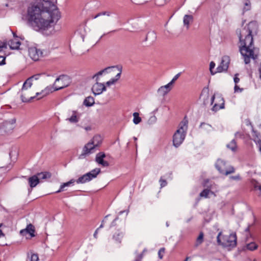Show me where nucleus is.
<instances>
[{
	"label": "nucleus",
	"mask_w": 261,
	"mask_h": 261,
	"mask_svg": "<svg viewBox=\"0 0 261 261\" xmlns=\"http://www.w3.org/2000/svg\"><path fill=\"white\" fill-rule=\"evenodd\" d=\"M55 3L57 0H36L28 8V23L37 31L55 24L61 17Z\"/></svg>",
	"instance_id": "obj_1"
},
{
	"label": "nucleus",
	"mask_w": 261,
	"mask_h": 261,
	"mask_svg": "<svg viewBox=\"0 0 261 261\" xmlns=\"http://www.w3.org/2000/svg\"><path fill=\"white\" fill-rule=\"evenodd\" d=\"M257 31L258 25L255 21H251L242 29L236 31L239 38V51L246 64L250 63V59L257 58L254 53L253 36V34H257Z\"/></svg>",
	"instance_id": "obj_2"
},
{
	"label": "nucleus",
	"mask_w": 261,
	"mask_h": 261,
	"mask_svg": "<svg viewBox=\"0 0 261 261\" xmlns=\"http://www.w3.org/2000/svg\"><path fill=\"white\" fill-rule=\"evenodd\" d=\"M188 123V120L185 116L179 124V129L176 131L173 136V144L176 148L180 145L185 138Z\"/></svg>",
	"instance_id": "obj_3"
},
{
	"label": "nucleus",
	"mask_w": 261,
	"mask_h": 261,
	"mask_svg": "<svg viewBox=\"0 0 261 261\" xmlns=\"http://www.w3.org/2000/svg\"><path fill=\"white\" fill-rule=\"evenodd\" d=\"M102 142L100 135H95L90 142L87 143L83 148V152L79 155L80 159H84L87 155L92 153L95 147L99 146Z\"/></svg>",
	"instance_id": "obj_4"
},
{
	"label": "nucleus",
	"mask_w": 261,
	"mask_h": 261,
	"mask_svg": "<svg viewBox=\"0 0 261 261\" xmlns=\"http://www.w3.org/2000/svg\"><path fill=\"white\" fill-rule=\"evenodd\" d=\"M222 232H219L217 237V242L218 245H222L224 247L234 248L237 246V236L236 233H231L229 236H223L221 241L220 237L222 236Z\"/></svg>",
	"instance_id": "obj_5"
},
{
	"label": "nucleus",
	"mask_w": 261,
	"mask_h": 261,
	"mask_svg": "<svg viewBox=\"0 0 261 261\" xmlns=\"http://www.w3.org/2000/svg\"><path fill=\"white\" fill-rule=\"evenodd\" d=\"M71 83V78L65 74L60 75L57 77L53 85V91H57L66 88Z\"/></svg>",
	"instance_id": "obj_6"
},
{
	"label": "nucleus",
	"mask_w": 261,
	"mask_h": 261,
	"mask_svg": "<svg viewBox=\"0 0 261 261\" xmlns=\"http://www.w3.org/2000/svg\"><path fill=\"white\" fill-rule=\"evenodd\" d=\"M215 167L221 174L225 175L233 173L235 171V169L233 167L231 166H227L226 162L221 159H218L217 160L215 164Z\"/></svg>",
	"instance_id": "obj_7"
},
{
	"label": "nucleus",
	"mask_w": 261,
	"mask_h": 261,
	"mask_svg": "<svg viewBox=\"0 0 261 261\" xmlns=\"http://www.w3.org/2000/svg\"><path fill=\"white\" fill-rule=\"evenodd\" d=\"M16 119L15 117L10 120H6L0 124L1 133H10L15 128Z\"/></svg>",
	"instance_id": "obj_8"
},
{
	"label": "nucleus",
	"mask_w": 261,
	"mask_h": 261,
	"mask_svg": "<svg viewBox=\"0 0 261 261\" xmlns=\"http://www.w3.org/2000/svg\"><path fill=\"white\" fill-rule=\"evenodd\" d=\"M229 62L230 59L228 56H223L222 58L220 65L217 68V72H221L223 71H226L228 68Z\"/></svg>",
	"instance_id": "obj_9"
},
{
	"label": "nucleus",
	"mask_w": 261,
	"mask_h": 261,
	"mask_svg": "<svg viewBox=\"0 0 261 261\" xmlns=\"http://www.w3.org/2000/svg\"><path fill=\"white\" fill-rule=\"evenodd\" d=\"M29 55L33 60L37 61L42 56V52L35 47H32L29 48Z\"/></svg>",
	"instance_id": "obj_10"
},
{
	"label": "nucleus",
	"mask_w": 261,
	"mask_h": 261,
	"mask_svg": "<svg viewBox=\"0 0 261 261\" xmlns=\"http://www.w3.org/2000/svg\"><path fill=\"white\" fill-rule=\"evenodd\" d=\"M106 157V154L103 152L98 153L95 158V161L99 165H100L103 167H109L110 164L107 161L104 160V158Z\"/></svg>",
	"instance_id": "obj_11"
},
{
	"label": "nucleus",
	"mask_w": 261,
	"mask_h": 261,
	"mask_svg": "<svg viewBox=\"0 0 261 261\" xmlns=\"http://www.w3.org/2000/svg\"><path fill=\"white\" fill-rule=\"evenodd\" d=\"M106 90L105 85L103 84L98 83V81H96V83L93 85L92 88V91L95 95L100 94Z\"/></svg>",
	"instance_id": "obj_12"
},
{
	"label": "nucleus",
	"mask_w": 261,
	"mask_h": 261,
	"mask_svg": "<svg viewBox=\"0 0 261 261\" xmlns=\"http://www.w3.org/2000/svg\"><path fill=\"white\" fill-rule=\"evenodd\" d=\"M95 175H94L91 173V172H88L82 176L80 177L77 180L76 182L77 184H84L86 182L90 181L92 179L96 178Z\"/></svg>",
	"instance_id": "obj_13"
},
{
	"label": "nucleus",
	"mask_w": 261,
	"mask_h": 261,
	"mask_svg": "<svg viewBox=\"0 0 261 261\" xmlns=\"http://www.w3.org/2000/svg\"><path fill=\"white\" fill-rule=\"evenodd\" d=\"M34 232V226L32 224H30L27 226V228L25 229H22L20 231V233L22 236H24L26 235L27 233H29L31 237H33L35 236Z\"/></svg>",
	"instance_id": "obj_14"
},
{
	"label": "nucleus",
	"mask_w": 261,
	"mask_h": 261,
	"mask_svg": "<svg viewBox=\"0 0 261 261\" xmlns=\"http://www.w3.org/2000/svg\"><path fill=\"white\" fill-rule=\"evenodd\" d=\"M21 44L19 37H15L8 42V45L11 49H18Z\"/></svg>",
	"instance_id": "obj_15"
},
{
	"label": "nucleus",
	"mask_w": 261,
	"mask_h": 261,
	"mask_svg": "<svg viewBox=\"0 0 261 261\" xmlns=\"http://www.w3.org/2000/svg\"><path fill=\"white\" fill-rule=\"evenodd\" d=\"M172 89V87H170L168 84L161 86L160 87L157 92L160 96H164L166 95Z\"/></svg>",
	"instance_id": "obj_16"
},
{
	"label": "nucleus",
	"mask_w": 261,
	"mask_h": 261,
	"mask_svg": "<svg viewBox=\"0 0 261 261\" xmlns=\"http://www.w3.org/2000/svg\"><path fill=\"white\" fill-rule=\"evenodd\" d=\"M116 68L118 69V70L119 71V72L117 74V75L115 76V77L114 79H112L109 81H108L106 83V85L108 86H110V85L114 84L115 83H116L120 77L121 74L122 72V67H119L118 66H116Z\"/></svg>",
	"instance_id": "obj_17"
},
{
	"label": "nucleus",
	"mask_w": 261,
	"mask_h": 261,
	"mask_svg": "<svg viewBox=\"0 0 261 261\" xmlns=\"http://www.w3.org/2000/svg\"><path fill=\"white\" fill-rule=\"evenodd\" d=\"M28 181L30 186L31 188H34L36 187L37 185V184L39 182L38 176L36 175H34L29 177L28 179Z\"/></svg>",
	"instance_id": "obj_18"
},
{
	"label": "nucleus",
	"mask_w": 261,
	"mask_h": 261,
	"mask_svg": "<svg viewBox=\"0 0 261 261\" xmlns=\"http://www.w3.org/2000/svg\"><path fill=\"white\" fill-rule=\"evenodd\" d=\"M115 68H116V66H111V67H107V68H105L104 69L101 70L99 71V72H98L97 73H96V74H95L92 77H93V79H94V77H96V81H98V76L102 75L103 73H106V72L108 73L110 71V70H112L113 69H114Z\"/></svg>",
	"instance_id": "obj_19"
},
{
	"label": "nucleus",
	"mask_w": 261,
	"mask_h": 261,
	"mask_svg": "<svg viewBox=\"0 0 261 261\" xmlns=\"http://www.w3.org/2000/svg\"><path fill=\"white\" fill-rule=\"evenodd\" d=\"M95 103L94 99L92 96L86 97L83 102V104L86 107H91Z\"/></svg>",
	"instance_id": "obj_20"
},
{
	"label": "nucleus",
	"mask_w": 261,
	"mask_h": 261,
	"mask_svg": "<svg viewBox=\"0 0 261 261\" xmlns=\"http://www.w3.org/2000/svg\"><path fill=\"white\" fill-rule=\"evenodd\" d=\"M226 147L233 152L237 151L238 147L235 139H233L229 143L227 144Z\"/></svg>",
	"instance_id": "obj_21"
},
{
	"label": "nucleus",
	"mask_w": 261,
	"mask_h": 261,
	"mask_svg": "<svg viewBox=\"0 0 261 261\" xmlns=\"http://www.w3.org/2000/svg\"><path fill=\"white\" fill-rule=\"evenodd\" d=\"M156 38V34L154 31L149 32L146 35L145 41L149 40L151 42H154Z\"/></svg>",
	"instance_id": "obj_22"
},
{
	"label": "nucleus",
	"mask_w": 261,
	"mask_h": 261,
	"mask_svg": "<svg viewBox=\"0 0 261 261\" xmlns=\"http://www.w3.org/2000/svg\"><path fill=\"white\" fill-rule=\"evenodd\" d=\"M36 175L38 176L39 180L49 178L51 176V174L47 172L38 173Z\"/></svg>",
	"instance_id": "obj_23"
},
{
	"label": "nucleus",
	"mask_w": 261,
	"mask_h": 261,
	"mask_svg": "<svg viewBox=\"0 0 261 261\" xmlns=\"http://www.w3.org/2000/svg\"><path fill=\"white\" fill-rule=\"evenodd\" d=\"M74 182H75V180L74 179H72L70 181H68L67 182L63 183L60 186V189L58 191H56V193H60V192L64 191V188L65 187L69 186L71 184L74 183Z\"/></svg>",
	"instance_id": "obj_24"
},
{
	"label": "nucleus",
	"mask_w": 261,
	"mask_h": 261,
	"mask_svg": "<svg viewBox=\"0 0 261 261\" xmlns=\"http://www.w3.org/2000/svg\"><path fill=\"white\" fill-rule=\"evenodd\" d=\"M32 80L30 77L27 80L23 83L21 91H27L28 88L31 87L32 85Z\"/></svg>",
	"instance_id": "obj_25"
},
{
	"label": "nucleus",
	"mask_w": 261,
	"mask_h": 261,
	"mask_svg": "<svg viewBox=\"0 0 261 261\" xmlns=\"http://www.w3.org/2000/svg\"><path fill=\"white\" fill-rule=\"evenodd\" d=\"M22 92H23V93H22L21 95V99L22 101L23 102H28L30 101V100L34 99L35 97V96H31L30 97V98L29 99L28 97H27V96H28V95L27 93V91H22Z\"/></svg>",
	"instance_id": "obj_26"
},
{
	"label": "nucleus",
	"mask_w": 261,
	"mask_h": 261,
	"mask_svg": "<svg viewBox=\"0 0 261 261\" xmlns=\"http://www.w3.org/2000/svg\"><path fill=\"white\" fill-rule=\"evenodd\" d=\"M204 234L203 232H200L199 236L196 239V241L195 244V247H197L201 245L203 242Z\"/></svg>",
	"instance_id": "obj_27"
},
{
	"label": "nucleus",
	"mask_w": 261,
	"mask_h": 261,
	"mask_svg": "<svg viewBox=\"0 0 261 261\" xmlns=\"http://www.w3.org/2000/svg\"><path fill=\"white\" fill-rule=\"evenodd\" d=\"M193 17L191 15H185L184 17V23L185 25L187 26V28H189V25L190 21L193 20Z\"/></svg>",
	"instance_id": "obj_28"
},
{
	"label": "nucleus",
	"mask_w": 261,
	"mask_h": 261,
	"mask_svg": "<svg viewBox=\"0 0 261 261\" xmlns=\"http://www.w3.org/2000/svg\"><path fill=\"white\" fill-rule=\"evenodd\" d=\"M247 249L250 251H253L258 248V245L254 242H251L246 245Z\"/></svg>",
	"instance_id": "obj_29"
},
{
	"label": "nucleus",
	"mask_w": 261,
	"mask_h": 261,
	"mask_svg": "<svg viewBox=\"0 0 261 261\" xmlns=\"http://www.w3.org/2000/svg\"><path fill=\"white\" fill-rule=\"evenodd\" d=\"M133 122L135 124H138L141 121V118L139 117V114L138 113L135 112L133 114Z\"/></svg>",
	"instance_id": "obj_30"
},
{
	"label": "nucleus",
	"mask_w": 261,
	"mask_h": 261,
	"mask_svg": "<svg viewBox=\"0 0 261 261\" xmlns=\"http://www.w3.org/2000/svg\"><path fill=\"white\" fill-rule=\"evenodd\" d=\"M76 112L73 111V115L71 116V117L68 119V120L71 123H76L79 121V118L77 117L76 115H75Z\"/></svg>",
	"instance_id": "obj_31"
},
{
	"label": "nucleus",
	"mask_w": 261,
	"mask_h": 261,
	"mask_svg": "<svg viewBox=\"0 0 261 261\" xmlns=\"http://www.w3.org/2000/svg\"><path fill=\"white\" fill-rule=\"evenodd\" d=\"M123 234L122 232L116 233L113 236V238L119 243L121 242V240Z\"/></svg>",
	"instance_id": "obj_32"
},
{
	"label": "nucleus",
	"mask_w": 261,
	"mask_h": 261,
	"mask_svg": "<svg viewBox=\"0 0 261 261\" xmlns=\"http://www.w3.org/2000/svg\"><path fill=\"white\" fill-rule=\"evenodd\" d=\"M223 102L220 105H218L217 104H215L213 106L212 110L214 111H217V110L221 109H223L224 108V101L223 99H222Z\"/></svg>",
	"instance_id": "obj_33"
},
{
	"label": "nucleus",
	"mask_w": 261,
	"mask_h": 261,
	"mask_svg": "<svg viewBox=\"0 0 261 261\" xmlns=\"http://www.w3.org/2000/svg\"><path fill=\"white\" fill-rule=\"evenodd\" d=\"M210 190L204 189L200 193V196L207 198L210 193Z\"/></svg>",
	"instance_id": "obj_34"
},
{
	"label": "nucleus",
	"mask_w": 261,
	"mask_h": 261,
	"mask_svg": "<svg viewBox=\"0 0 261 261\" xmlns=\"http://www.w3.org/2000/svg\"><path fill=\"white\" fill-rule=\"evenodd\" d=\"M252 133H253V137L255 138V139H257L258 143H261V140L259 139V137L260 136L259 133H258L257 131L254 130V129H252Z\"/></svg>",
	"instance_id": "obj_35"
},
{
	"label": "nucleus",
	"mask_w": 261,
	"mask_h": 261,
	"mask_svg": "<svg viewBox=\"0 0 261 261\" xmlns=\"http://www.w3.org/2000/svg\"><path fill=\"white\" fill-rule=\"evenodd\" d=\"M111 13L110 11H104V12L98 13L95 16L93 17V18L95 19V18H96L97 17H98L99 16L105 15H106L107 16H110L111 15Z\"/></svg>",
	"instance_id": "obj_36"
},
{
	"label": "nucleus",
	"mask_w": 261,
	"mask_h": 261,
	"mask_svg": "<svg viewBox=\"0 0 261 261\" xmlns=\"http://www.w3.org/2000/svg\"><path fill=\"white\" fill-rule=\"evenodd\" d=\"M245 7L244 8V11H247L250 10V6H251V3L249 1V0H245V2L244 3Z\"/></svg>",
	"instance_id": "obj_37"
},
{
	"label": "nucleus",
	"mask_w": 261,
	"mask_h": 261,
	"mask_svg": "<svg viewBox=\"0 0 261 261\" xmlns=\"http://www.w3.org/2000/svg\"><path fill=\"white\" fill-rule=\"evenodd\" d=\"M89 172H91L92 174L95 175V176L97 177V176L101 172V170L100 168H96Z\"/></svg>",
	"instance_id": "obj_38"
},
{
	"label": "nucleus",
	"mask_w": 261,
	"mask_h": 261,
	"mask_svg": "<svg viewBox=\"0 0 261 261\" xmlns=\"http://www.w3.org/2000/svg\"><path fill=\"white\" fill-rule=\"evenodd\" d=\"M38 255L36 253H32L30 258V261H38Z\"/></svg>",
	"instance_id": "obj_39"
},
{
	"label": "nucleus",
	"mask_w": 261,
	"mask_h": 261,
	"mask_svg": "<svg viewBox=\"0 0 261 261\" xmlns=\"http://www.w3.org/2000/svg\"><path fill=\"white\" fill-rule=\"evenodd\" d=\"M180 73L177 74L173 78V79L171 80V81L168 84L171 87L173 84L175 82V81L177 80V79L179 77L180 75Z\"/></svg>",
	"instance_id": "obj_40"
},
{
	"label": "nucleus",
	"mask_w": 261,
	"mask_h": 261,
	"mask_svg": "<svg viewBox=\"0 0 261 261\" xmlns=\"http://www.w3.org/2000/svg\"><path fill=\"white\" fill-rule=\"evenodd\" d=\"M165 248H161L159 252H158V255H159V257L160 259H162L163 258V254L165 253Z\"/></svg>",
	"instance_id": "obj_41"
},
{
	"label": "nucleus",
	"mask_w": 261,
	"mask_h": 261,
	"mask_svg": "<svg viewBox=\"0 0 261 261\" xmlns=\"http://www.w3.org/2000/svg\"><path fill=\"white\" fill-rule=\"evenodd\" d=\"M4 55H0V65H3L5 64V59L6 57Z\"/></svg>",
	"instance_id": "obj_42"
},
{
	"label": "nucleus",
	"mask_w": 261,
	"mask_h": 261,
	"mask_svg": "<svg viewBox=\"0 0 261 261\" xmlns=\"http://www.w3.org/2000/svg\"><path fill=\"white\" fill-rule=\"evenodd\" d=\"M215 66V63L213 61H212L210 64V70L211 74H215V73L213 71V69L214 68Z\"/></svg>",
	"instance_id": "obj_43"
},
{
	"label": "nucleus",
	"mask_w": 261,
	"mask_h": 261,
	"mask_svg": "<svg viewBox=\"0 0 261 261\" xmlns=\"http://www.w3.org/2000/svg\"><path fill=\"white\" fill-rule=\"evenodd\" d=\"M229 178L231 180H240L241 179V177L240 175H237L235 176H231L229 177Z\"/></svg>",
	"instance_id": "obj_44"
},
{
	"label": "nucleus",
	"mask_w": 261,
	"mask_h": 261,
	"mask_svg": "<svg viewBox=\"0 0 261 261\" xmlns=\"http://www.w3.org/2000/svg\"><path fill=\"white\" fill-rule=\"evenodd\" d=\"M254 188L255 190H259L260 192V195H261V185H259V184L257 182H255V183L254 184Z\"/></svg>",
	"instance_id": "obj_45"
},
{
	"label": "nucleus",
	"mask_w": 261,
	"mask_h": 261,
	"mask_svg": "<svg viewBox=\"0 0 261 261\" xmlns=\"http://www.w3.org/2000/svg\"><path fill=\"white\" fill-rule=\"evenodd\" d=\"M208 99H209L208 93L207 91H206V94L204 95V101H203V104L204 105H205L206 104V103L208 102Z\"/></svg>",
	"instance_id": "obj_46"
},
{
	"label": "nucleus",
	"mask_w": 261,
	"mask_h": 261,
	"mask_svg": "<svg viewBox=\"0 0 261 261\" xmlns=\"http://www.w3.org/2000/svg\"><path fill=\"white\" fill-rule=\"evenodd\" d=\"M160 182L161 183V187L162 188L166 186L167 184L166 180L165 179H163L162 178H161V179L160 180Z\"/></svg>",
	"instance_id": "obj_47"
},
{
	"label": "nucleus",
	"mask_w": 261,
	"mask_h": 261,
	"mask_svg": "<svg viewBox=\"0 0 261 261\" xmlns=\"http://www.w3.org/2000/svg\"><path fill=\"white\" fill-rule=\"evenodd\" d=\"M41 75V74H37L34 75L30 77V78L33 81V80H37L39 79L40 76Z\"/></svg>",
	"instance_id": "obj_48"
},
{
	"label": "nucleus",
	"mask_w": 261,
	"mask_h": 261,
	"mask_svg": "<svg viewBox=\"0 0 261 261\" xmlns=\"http://www.w3.org/2000/svg\"><path fill=\"white\" fill-rule=\"evenodd\" d=\"M234 90L235 92H241L243 90V89L240 88L237 85H236L234 88Z\"/></svg>",
	"instance_id": "obj_49"
},
{
	"label": "nucleus",
	"mask_w": 261,
	"mask_h": 261,
	"mask_svg": "<svg viewBox=\"0 0 261 261\" xmlns=\"http://www.w3.org/2000/svg\"><path fill=\"white\" fill-rule=\"evenodd\" d=\"M238 75V73L236 74L234 77V82L236 85H237L240 81V79L237 77Z\"/></svg>",
	"instance_id": "obj_50"
},
{
	"label": "nucleus",
	"mask_w": 261,
	"mask_h": 261,
	"mask_svg": "<svg viewBox=\"0 0 261 261\" xmlns=\"http://www.w3.org/2000/svg\"><path fill=\"white\" fill-rule=\"evenodd\" d=\"M51 89L52 88H46L45 89V91H46V93L45 94H43L42 97H43L44 96L46 95L47 94H48L50 91L51 92H53V91L51 90Z\"/></svg>",
	"instance_id": "obj_51"
},
{
	"label": "nucleus",
	"mask_w": 261,
	"mask_h": 261,
	"mask_svg": "<svg viewBox=\"0 0 261 261\" xmlns=\"http://www.w3.org/2000/svg\"><path fill=\"white\" fill-rule=\"evenodd\" d=\"M1 47H2V48L4 49H7V44L6 42H3L2 43V44L1 45Z\"/></svg>",
	"instance_id": "obj_52"
},
{
	"label": "nucleus",
	"mask_w": 261,
	"mask_h": 261,
	"mask_svg": "<svg viewBox=\"0 0 261 261\" xmlns=\"http://www.w3.org/2000/svg\"><path fill=\"white\" fill-rule=\"evenodd\" d=\"M142 257H143V255L142 254H140L138 257L136 259L135 261H140L142 258Z\"/></svg>",
	"instance_id": "obj_53"
},
{
	"label": "nucleus",
	"mask_w": 261,
	"mask_h": 261,
	"mask_svg": "<svg viewBox=\"0 0 261 261\" xmlns=\"http://www.w3.org/2000/svg\"><path fill=\"white\" fill-rule=\"evenodd\" d=\"M98 230H99V228H97V229L95 230V232H94V234H93L94 237L95 238H96V239L97 238V233H98Z\"/></svg>",
	"instance_id": "obj_54"
},
{
	"label": "nucleus",
	"mask_w": 261,
	"mask_h": 261,
	"mask_svg": "<svg viewBox=\"0 0 261 261\" xmlns=\"http://www.w3.org/2000/svg\"><path fill=\"white\" fill-rule=\"evenodd\" d=\"M215 99V95H213L211 98V105L213 104Z\"/></svg>",
	"instance_id": "obj_55"
},
{
	"label": "nucleus",
	"mask_w": 261,
	"mask_h": 261,
	"mask_svg": "<svg viewBox=\"0 0 261 261\" xmlns=\"http://www.w3.org/2000/svg\"><path fill=\"white\" fill-rule=\"evenodd\" d=\"M239 136L240 137H241V136H242V135H241L240 133H239V132H237V133L235 134V136H236V137H237V136Z\"/></svg>",
	"instance_id": "obj_56"
},
{
	"label": "nucleus",
	"mask_w": 261,
	"mask_h": 261,
	"mask_svg": "<svg viewBox=\"0 0 261 261\" xmlns=\"http://www.w3.org/2000/svg\"><path fill=\"white\" fill-rule=\"evenodd\" d=\"M250 230V225H249L247 228L245 229L246 232H249Z\"/></svg>",
	"instance_id": "obj_57"
},
{
	"label": "nucleus",
	"mask_w": 261,
	"mask_h": 261,
	"mask_svg": "<svg viewBox=\"0 0 261 261\" xmlns=\"http://www.w3.org/2000/svg\"><path fill=\"white\" fill-rule=\"evenodd\" d=\"M103 222H104V221L103 220L102 221V223H101V225H100L99 227L98 228L99 229L101 228H102L103 227Z\"/></svg>",
	"instance_id": "obj_58"
},
{
	"label": "nucleus",
	"mask_w": 261,
	"mask_h": 261,
	"mask_svg": "<svg viewBox=\"0 0 261 261\" xmlns=\"http://www.w3.org/2000/svg\"><path fill=\"white\" fill-rule=\"evenodd\" d=\"M116 225L115 220H113V221L111 223V226H115Z\"/></svg>",
	"instance_id": "obj_59"
},
{
	"label": "nucleus",
	"mask_w": 261,
	"mask_h": 261,
	"mask_svg": "<svg viewBox=\"0 0 261 261\" xmlns=\"http://www.w3.org/2000/svg\"><path fill=\"white\" fill-rule=\"evenodd\" d=\"M44 92V91H42L41 93H36V96H38V95H39L40 94H41L43 93Z\"/></svg>",
	"instance_id": "obj_60"
},
{
	"label": "nucleus",
	"mask_w": 261,
	"mask_h": 261,
	"mask_svg": "<svg viewBox=\"0 0 261 261\" xmlns=\"http://www.w3.org/2000/svg\"><path fill=\"white\" fill-rule=\"evenodd\" d=\"M204 92H205V91H204V90L203 89V90H202V91L200 97H201V96H202L204 95Z\"/></svg>",
	"instance_id": "obj_61"
},
{
	"label": "nucleus",
	"mask_w": 261,
	"mask_h": 261,
	"mask_svg": "<svg viewBox=\"0 0 261 261\" xmlns=\"http://www.w3.org/2000/svg\"><path fill=\"white\" fill-rule=\"evenodd\" d=\"M14 38L15 37H18L15 33H13Z\"/></svg>",
	"instance_id": "obj_62"
},
{
	"label": "nucleus",
	"mask_w": 261,
	"mask_h": 261,
	"mask_svg": "<svg viewBox=\"0 0 261 261\" xmlns=\"http://www.w3.org/2000/svg\"><path fill=\"white\" fill-rule=\"evenodd\" d=\"M205 123L204 122L201 123V124L200 125V127H201L203 125H205Z\"/></svg>",
	"instance_id": "obj_63"
},
{
	"label": "nucleus",
	"mask_w": 261,
	"mask_h": 261,
	"mask_svg": "<svg viewBox=\"0 0 261 261\" xmlns=\"http://www.w3.org/2000/svg\"><path fill=\"white\" fill-rule=\"evenodd\" d=\"M189 258V257H187L186 259L184 261H187Z\"/></svg>",
	"instance_id": "obj_64"
}]
</instances>
